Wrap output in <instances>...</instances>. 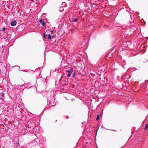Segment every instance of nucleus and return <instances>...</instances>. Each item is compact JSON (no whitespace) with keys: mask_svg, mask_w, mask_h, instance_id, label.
<instances>
[{"mask_svg":"<svg viewBox=\"0 0 148 148\" xmlns=\"http://www.w3.org/2000/svg\"><path fill=\"white\" fill-rule=\"evenodd\" d=\"M73 71V69L72 68H71L69 70L66 71V72L68 73L67 77H70L71 74L72 73Z\"/></svg>","mask_w":148,"mask_h":148,"instance_id":"1","label":"nucleus"},{"mask_svg":"<svg viewBox=\"0 0 148 148\" xmlns=\"http://www.w3.org/2000/svg\"><path fill=\"white\" fill-rule=\"evenodd\" d=\"M39 22L43 26H45V21L43 20H42V19H41L39 20Z\"/></svg>","mask_w":148,"mask_h":148,"instance_id":"2","label":"nucleus"},{"mask_svg":"<svg viewBox=\"0 0 148 148\" xmlns=\"http://www.w3.org/2000/svg\"><path fill=\"white\" fill-rule=\"evenodd\" d=\"M16 22L14 20L11 22V25L12 26H15L16 24Z\"/></svg>","mask_w":148,"mask_h":148,"instance_id":"3","label":"nucleus"},{"mask_svg":"<svg viewBox=\"0 0 148 148\" xmlns=\"http://www.w3.org/2000/svg\"><path fill=\"white\" fill-rule=\"evenodd\" d=\"M148 128V124H147L146 125V126L145 128V130H147V129Z\"/></svg>","mask_w":148,"mask_h":148,"instance_id":"4","label":"nucleus"},{"mask_svg":"<svg viewBox=\"0 0 148 148\" xmlns=\"http://www.w3.org/2000/svg\"><path fill=\"white\" fill-rule=\"evenodd\" d=\"M48 39H51V36L50 34L48 35Z\"/></svg>","mask_w":148,"mask_h":148,"instance_id":"5","label":"nucleus"},{"mask_svg":"<svg viewBox=\"0 0 148 148\" xmlns=\"http://www.w3.org/2000/svg\"><path fill=\"white\" fill-rule=\"evenodd\" d=\"M77 20H78V19L77 18H75L74 19V20H73V22H76L77 21Z\"/></svg>","mask_w":148,"mask_h":148,"instance_id":"6","label":"nucleus"},{"mask_svg":"<svg viewBox=\"0 0 148 148\" xmlns=\"http://www.w3.org/2000/svg\"><path fill=\"white\" fill-rule=\"evenodd\" d=\"M46 36H47V35L45 34V33H44L43 34V37H44V38H47Z\"/></svg>","mask_w":148,"mask_h":148,"instance_id":"7","label":"nucleus"},{"mask_svg":"<svg viewBox=\"0 0 148 148\" xmlns=\"http://www.w3.org/2000/svg\"><path fill=\"white\" fill-rule=\"evenodd\" d=\"M99 115H98L97 116V117L96 119V121H98V119H99Z\"/></svg>","mask_w":148,"mask_h":148,"instance_id":"8","label":"nucleus"},{"mask_svg":"<svg viewBox=\"0 0 148 148\" xmlns=\"http://www.w3.org/2000/svg\"><path fill=\"white\" fill-rule=\"evenodd\" d=\"M1 94V96L2 97H3L4 95V93L3 92H2Z\"/></svg>","mask_w":148,"mask_h":148,"instance_id":"9","label":"nucleus"},{"mask_svg":"<svg viewBox=\"0 0 148 148\" xmlns=\"http://www.w3.org/2000/svg\"><path fill=\"white\" fill-rule=\"evenodd\" d=\"M111 131H114V132H117V131L116 130H111Z\"/></svg>","mask_w":148,"mask_h":148,"instance_id":"10","label":"nucleus"},{"mask_svg":"<svg viewBox=\"0 0 148 148\" xmlns=\"http://www.w3.org/2000/svg\"><path fill=\"white\" fill-rule=\"evenodd\" d=\"M75 73H74L73 75V77H75Z\"/></svg>","mask_w":148,"mask_h":148,"instance_id":"11","label":"nucleus"},{"mask_svg":"<svg viewBox=\"0 0 148 148\" xmlns=\"http://www.w3.org/2000/svg\"><path fill=\"white\" fill-rule=\"evenodd\" d=\"M5 27H3L2 28V30L3 31H5Z\"/></svg>","mask_w":148,"mask_h":148,"instance_id":"12","label":"nucleus"},{"mask_svg":"<svg viewBox=\"0 0 148 148\" xmlns=\"http://www.w3.org/2000/svg\"><path fill=\"white\" fill-rule=\"evenodd\" d=\"M102 114H103V112H102L101 114H100V115L102 116Z\"/></svg>","mask_w":148,"mask_h":148,"instance_id":"13","label":"nucleus"},{"mask_svg":"<svg viewBox=\"0 0 148 148\" xmlns=\"http://www.w3.org/2000/svg\"><path fill=\"white\" fill-rule=\"evenodd\" d=\"M51 34H53V31H51Z\"/></svg>","mask_w":148,"mask_h":148,"instance_id":"14","label":"nucleus"}]
</instances>
